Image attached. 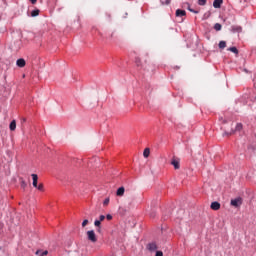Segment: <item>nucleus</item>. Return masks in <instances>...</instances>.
<instances>
[{
  "instance_id": "f257e3e1",
  "label": "nucleus",
  "mask_w": 256,
  "mask_h": 256,
  "mask_svg": "<svg viewBox=\"0 0 256 256\" xmlns=\"http://www.w3.org/2000/svg\"><path fill=\"white\" fill-rule=\"evenodd\" d=\"M87 237L88 241H91V243H97V235L94 230L87 231Z\"/></svg>"
},
{
  "instance_id": "f03ea898",
  "label": "nucleus",
  "mask_w": 256,
  "mask_h": 256,
  "mask_svg": "<svg viewBox=\"0 0 256 256\" xmlns=\"http://www.w3.org/2000/svg\"><path fill=\"white\" fill-rule=\"evenodd\" d=\"M243 130V124L242 123H237L235 130L231 129L230 131H226L225 135H233L235 131H242Z\"/></svg>"
},
{
  "instance_id": "7ed1b4c3",
  "label": "nucleus",
  "mask_w": 256,
  "mask_h": 256,
  "mask_svg": "<svg viewBox=\"0 0 256 256\" xmlns=\"http://www.w3.org/2000/svg\"><path fill=\"white\" fill-rule=\"evenodd\" d=\"M230 205H232V207H241V205H243V199L240 197L232 199Z\"/></svg>"
},
{
  "instance_id": "20e7f679",
  "label": "nucleus",
  "mask_w": 256,
  "mask_h": 256,
  "mask_svg": "<svg viewBox=\"0 0 256 256\" xmlns=\"http://www.w3.org/2000/svg\"><path fill=\"white\" fill-rule=\"evenodd\" d=\"M210 207L213 211H219V209H221V204L215 201L211 203Z\"/></svg>"
},
{
  "instance_id": "39448f33",
  "label": "nucleus",
  "mask_w": 256,
  "mask_h": 256,
  "mask_svg": "<svg viewBox=\"0 0 256 256\" xmlns=\"http://www.w3.org/2000/svg\"><path fill=\"white\" fill-rule=\"evenodd\" d=\"M16 65H17V67H20L22 69L23 67H25V65H27V62L25 61V59L19 58L16 61Z\"/></svg>"
},
{
  "instance_id": "423d86ee",
  "label": "nucleus",
  "mask_w": 256,
  "mask_h": 256,
  "mask_svg": "<svg viewBox=\"0 0 256 256\" xmlns=\"http://www.w3.org/2000/svg\"><path fill=\"white\" fill-rule=\"evenodd\" d=\"M31 177H32V185H33V187H35V189H36V187L39 185L38 184V181H39V176H37V174H32L31 175Z\"/></svg>"
},
{
  "instance_id": "0eeeda50",
  "label": "nucleus",
  "mask_w": 256,
  "mask_h": 256,
  "mask_svg": "<svg viewBox=\"0 0 256 256\" xmlns=\"http://www.w3.org/2000/svg\"><path fill=\"white\" fill-rule=\"evenodd\" d=\"M135 63L137 67H140V69H147V67H145V65L143 64V61H141V58L137 57L135 59Z\"/></svg>"
},
{
  "instance_id": "6e6552de",
  "label": "nucleus",
  "mask_w": 256,
  "mask_h": 256,
  "mask_svg": "<svg viewBox=\"0 0 256 256\" xmlns=\"http://www.w3.org/2000/svg\"><path fill=\"white\" fill-rule=\"evenodd\" d=\"M171 165H173L174 169H179L181 167L179 159H177V158L172 159Z\"/></svg>"
},
{
  "instance_id": "1a4fd4ad",
  "label": "nucleus",
  "mask_w": 256,
  "mask_h": 256,
  "mask_svg": "<svg viewBox=\"0 0 256 256\" xmlns=\"http://www.w3.org/2000/svg\"><path fill=\"white\" fill-rule=\"evenodd\" d=\"M221 5H223V0H214L213 2L214 9H221Z\"/></svg>"
},
{
  "instance_id": "9d476101",
  "label": "nucleus",
  "mask_w": 256,
  "mask_h": 256,
  "mask_svg": "<svg viewBox=\"0 0 256 256\" xmlns=\"http://www.w3.org/2000/svg\"><path fill=\"white\" fill-rule=\"evenodd\" d=\"M116 195L117 197H123V195H125V187H120L117 189L116 191Z\"/></svg>"
},
{
  "instance_id": "9b49d317",
  "label": "nucleus",
  "mask_w": 256,
  "mask_h": 256,
  "mask_svg": "<svg viewBox=\"0 0 256 256\" xmlns=\"http://www.w3.org/2000/svg\"><path fill=\"white\" fill-rule=\"evenodd\" d=\"M187 12L185 10L177 9L176 10V17H185Z\"/></svg>"
},
{
  "instance_id": "f8f14e48",
  "label": "nucleus",
  "mask_w": 256,
  "mask_h": 256,
  "mask_svg": "<svg viewBox=\"0 0 256 256\" xmlns=\"http://www.w3.org/2000/svg\"><path fill=\"white\" fill-rule=\"evenodd\" d=\"M10 131H15L17 129V121L12 120L10 125H9Z\"/></svg>"
},
{
  "instance_id": "ddd939ff",
  "label": "nucleus",
  "mask_w": 256,
  "mask_h": 256,
  "mask_svg": "<svg viewBox=\"0 0 256 256\" xmlns=\"http://www.w3.org/2000/svg\"><path fill=\"white\" fill-rule=\"evenodd\" d=\"M147 249H148L149 251H157V244H155V243H150V244L147 245Z\"/></svg>"
},
{
  "instance_id": "4468645a",
  "label": "nucleus",
  "mask_w": 256,
  "mask_h": 256,
  "mask_svg": "<svg viewBox=\"0 0 256 256\" xmlns=\"http://www.w3.org/2000/svg\"><path fill=\"white\" fill-rule=\"evenodd\" d=\"M94 225L95 227H98L97 229L98 233H101V220H95Z\"/></svg>"
},
{
  "instance_id": "2eb2a0df",
  "label": "nucleus",
  "mask_w": 256,
  "mask_h": 256,
  "mask_svg": "<svg viewBox=\"0 0 256 256\" xmlns=\"http://www.w3.org/2000/svg\"><path fill=\"white\" fill-rule=\"evenodd\" d=\"M36 255L46 256V255H49V251L45 250V251L42 252V251L38 250V251H36Z\"/></svg>"
},
{
  "instance_id": "dca6fc26",
  "label": "nucleus",
  "mask_w": 256,
  "mask_h": 256,
  "mask_svg": "<svg viewBox=\"0 0 256 256\" xmlns=\"http://www.w3.org/2000/svg\"><path fill=\"white\" fill-rule=\"evenodd\" d=\"M227 51H231V53H235V55H239V50H237V47H230L227 49Z\"/></svg>"
},
{
  "instance_id": "f3484780",
  "label": "nucleus",
  "mask_w": 256,
  "mask_h": 256,
  "mask_svg": "<svg viewBox=\"0 0 256 256\" xmlns=\"http://www.w3.org/2000/svg\"><path fill=\"white\" fill-rule=\"evenodd\" d=\"M149 155H151V150L149 148H146L143 152V156L145 157V159H147Z\"/></svg>"
},
{
  "instance_id": "a211bd4d",
  "label": "nucleus",
  "mask_w": 256,
  "mask_h": 256,
  "mask_svg": "<svg viewBox=\"0 0 256 256\" xmlns=\"http://www.w3.org/2000/svg\"><path fill=\"white\" fill-rule=\"evenodd\" d=\"M219 49H225L227 47V42L225 41H220L218 44Z\"/></svg>"
},
{
  "instance_id": "6ab92c4d",
  "label": "nucleus",
  "mask_w": 256,
  "mask_h": 256,
  "mask_svg": "<svg viewBox=\"0 0 256 256\" xmlns=\"http://www.w3.org/2000/svg\"><path fill=\"white\" fill-rule=\"evenodd\" d=\"M20 186L22 189L27 188V182H25L23 178H20Z\"/></svg>"
},
{
  "instance_id": "aec40b11",
  "label": "nucleus",
  "mask_w": 256,
  "mask_h": 256,
  "mask_svg": "<svg viewBox=\"0 0 256 256\" xmlns=\"http://www.w3.org/2000/svg\"><path fill=\"white\" fill-rule=\"evenodd\" d=\"M39 9H36V10H33L32 12H31V17H37V16H39Z\"/></svg>"
},
{
  "instance_id": "412c9836",
  "label": "nucleus",
  "mask_w": 256,
  "mask_h": 256,
  "mask_svg": "<svg viewBox=\"0 0 256 256\" xmlns=\"http://www.w3.org/2000/svg\"><path fill=\"white\" fill-rule=\"evenodd\" d=\"M214 29H215V31H221V29H222L221 24L216 23V24L214 25Z\"/></svg>"
},
{
  "instance_id": "4be33fe9",
  "label": "nucleus",
  "mask_w": 256,
  "mask_h": 256,
  "mask_svg": "<svg viewBox=\"0 0 256 256\" xmlns=\"http://www.w3.org/2000/svg\"><path fill=\"white\" fill-rule=\"evenodd\" d=\"M36 189H38V191H45V187L43 186V183L38 184Z\"/></svg>"
},
{
  "instance_id": "5701e85b",
  "label": "nucleus",
  "mask_w": 256,
  "mask_h": 256,
  "mask_svg": "<svg viewBox=\"0 0 256 256\" xmlns=\"http://www.w3.org/2000/svg\"><path fill=\"white\" fill-rule=\"evenodd\" d=\"M198 5H201L202 7L207 5V0H198Z\"/></svg>"
},
{
  "instance_id": "b1692460",
  "label": "nucleus",
  "mask_w": 256,
  "mask_h": 256,
  "mask_svg": "<svg viewBox=\"0 0 256 256\" xmlns=\"http://www.w3.org/2000/svg\"><path fill=\"white\" fill-rule=\"evenodd\" d=\"M109 198H106L105 200H104V202H103V205H104V207H107V205H109Z\"/></svg>"
},
{
  "instance_id": "393cba45",
  "label": "nucleus",
  "mask_w": 256,
  "mask_h": 256,
  "mask_svg": "<svg viewBox=\"0 0 256 256\" xmlns=\"http://www.w3.org/2000/svg\"><path fill=\"white\" fill-rule=\"evenodd\" d=\"M88 224H89V220L86 219L82 222V227H87Z\"/></svg>"
},
{
  "instance_id": "a878e982",
  "label": "nucleus",
  "mask_w": 256,
  "mask_h": 256,
  "mask_svg": "<svg viewBox=\"0 0 256 256\" xmlns=\"http://www.w3.org/2000/svg\"><path fill=\"white\" fill-rule=\"evenodd\" d=\"M106 219H107L108 221H111V219H113V216H112L111 214H107V215H106Z\"/></svg>"
},
{
  "instance_id": "bb28decb",
  "label": "nucleus",
  "mask_w": 256,
  "mask_h": 256,
  "mask_svg": "<svg viewBox=\"0 0 256 256\" xmlns=\"http://www.w3.org/2000/svg\"><path fill=\"white\" fill-rule=\"evenodd\" d=\"M188 11H190L191 13H195V14L199 13V11L193 10L190 7H188Z\"/></svg>"
},
{
  "instance_id": "cd10ccee",
  "label": "nucleus",
  "mask_w": 256,
  "mask_h": 256,
  "mask_svg": "<svg viewBox=\"0 0 256 256\" xmlns=\"http://www.w3.org/2000/svg\"><path fill=\"white\" fill-rule=\"evenodd\" d=\"M99 221H100V222H101V221H105V215H100Z\"/></svg>"
},
{
  "instance_id": "c85d7f7f",
  "label": "nucleus",
  "mask_w": 256,
  "mask_h": 256,
  "mask_svg": "<svg viewBox=\"0 0 256 256\" xmlns=\"http://www.w3.org/2000/svg\"><path fill=\"white\" fill-rule=\"evenodd\" d=\"M155 256H163V252L162 251H157Z\"/></svg>"
},
{
  "instance_id": "c756f323",
  "label": "nucleus",
  "mask_w": 256,
  "mask_h": 256,
  "mask_svg": "<svg viewBox=\"0 0 256 256\" xmlns=\"http://www.w3.org/2000/svg\"><path fill=\"white\" fill-rule=\"evenodd\" d=\"M21 122H22V123H26V122H27V118H22V119H21Z\"/></svg>"
},
{
  "instance_id": "7c9ffc66",
  "label": "nucleus",
  "mask_w": 256,
  "mask_h": 256,
  "mask_svg": "<svg viewBox=\"0 0 256 256\" xmlns=\"http://www.w3.org/2000/svg\"><path fill=\"white\" fill-rule=\"evenodd\" d=\"M30 2L32 3V5H35V3H37V0H30Z\"/></svg>"
},
{
  "instance_id": "2f4dec72",
  "label": "nucleus",
  "mask_w": 256,
  "mask_h": 256,
  "mask_svg": "<svg viewBox=\"0 0 256 256\" xmlns=\"http://www.w3.org/2000/svg\"><path fill=\"white\" fill-rule=\"evenodd\" d=\"M171 3V0H166L165 5H169Z\"/></svg>"
},
{
  "instance_id": "473e14b6",
  "label": "nucleus",
  "mask_w": 256,
  "mask_h": 256,
  "mask_svg": "<svg viewBox=\"0 0 256 256\" xmlns=\"http://www.w3.org/2000/svg\"><path fill=\"white\" fill-rule=\"evenodd\" d=\"M3 30V27L2 26H0V33H1V31Z\"/></svg>"
},
{
  "instance_id": "72a5a7b5",
  "label": "nucleus",
  "mask_w": 256,
  "mask_h": 256,
  "mask_svg": "<svg viewBox=\"0 0 256 256\" xmlns=\"http://www.w3.org/2000/svg\"><path fill=\"white\" fill-rule=\"evenodd\" d=\"M161 2H162L163 4H165V2H164L163 0H161Z\"/></svg>"
}]
</instances>
